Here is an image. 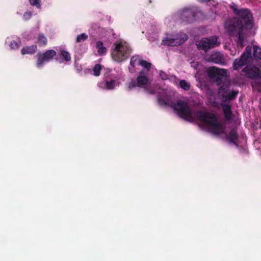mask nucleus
<instances>
[{"mask_svg":"<svg viewBox=\"0 0 261 261\" xmlns=\"http://www.w3.org/2000/svg\"><path fill=\"white\" fill-rule=\"evenodd\" d=\"M231 8L239 18H233L225 21L224 27L229 34L234 35L242 32L244 28L250 29L253 27V17L250 10L247 9L239 10L232 6Z\"/></svg>","mask_w":261,"mask_h":261,"instance_id":"f257e3e1","label":"nucleus"},{"mask_svg":"<svg viewBox=\"0 0 261 261\" xmlns=\"http://www.w3.org/2000/svg\"><path fill=\"white\" fill-rule=\"evenodd\" d=\"M195 115L197 118L205 124L214 134L220 135L223 133L224 127L221 123L217 121V118L214 114L198 110Z\"/></svg>","mask_w":261,"mask_h":261,"instance_id":"f03ea898","label":"nucleus"},{"mask_svg":"<svg viewBox=\"0 0 261 261\" xmlns=\"http://www.w3.org/2000/svg\"><path fill=\"white\" fill-rule=\"evenodd\" d=\"M111 50V57L116 62H121L126 60L130 55L131 49L125 42L119 41L115 42Z\"/></svg>","mask_w":261,"mask_h":261,"instance_id":"7ed1b4c3","label":"nucleus"},{"mask_svg":"<svg viewBox=\"0 0 261 261\" xmlns=\"http://www.w3.org/2000/svg\"><path fill=\"white\" fill-rule=\"evenodd\" d=\"M173 109L181 118L190 122L194 121L193 112L187 102L178 100L173 105Z\"/></svg>","mask_w":261,"mask_h":261,"instance_id":"20e7f679","label":"nucleus"},{"mask_svg":"<svg viewBox=\"0 0 261 261\" xmlns=\"http://www.w3.org/2000/svg\"><path fill=\"white\" fill-rule=\"evenodd\" d=\"M221 44L219 37L212 36L207 38H203L201 39L197 44L199 49L207 52L209 49L215 48Z\"/></svg>","mask_w":261,"mask_h":261,"instance_id":"39448f33","label":"nucleus"},{"mask_svg":"<svg viewBox=\"0 0 261 261\" xmlns=\"http://www.w3.org/2000/svg\"><path fill=\"white\" fill-rule=\"evenodd\" d=\"M57 55V53L53 49L46 50L44 53L39 52L36 56V66L37 67H42L45 63L49 62Z\"/></svg>","mask_w":261,"mask_h":261,"instance_id":"423d86ee","label":"nucleus"},{"mask_svg":"<svg viewBox=\"0 0 261 261\" xmlns=\"http://www.w3.org/2000/svg\"><path fill=\"white\" fill-rule=\"evenodd\" d=\"M188 39L186 34L181 33L174 38H166L162 40V44L167 46H176L182 44Z\"/></svg>","mask_w":261,"mask_h":261,"instance_id":"0eeeda50","label":"nucleus"},{"mask_svg":"<svg viewBox=\"0 0 261 261\" xmlns=\"http://www.w3.org/2000/svg\"><path fill=\"white\" fill-rule=\"evenodd\" d=\"M227 70L221 69L216 67H213L209 69L208 74L212 77H216V82L218 85L223 84V79L222 76H225L227 74Z\"/></svg>","mask_w":261,"mask_h":261,"instance_id":"6e6552de","label":"nucleus"},{"mask_svg":"<svg viewBox=\"0 0 261 261\" xmlns=\"http://www.w3.org/2000/svg\"><path fill=\"white\" fill-rule=\"evenodd\" d=\"M251 57V50L246 48V51L244 53L239 59H236L233 63L234 70H238L247 64V60Z\"/></svg>","mask_w":261,"mask_h":261,"instance_id":"1a4fd4ad","label":"nucleus"},{"mask_svg":"<svg viewBox=\"0 0 261 261\" xmlns=\"http://www.w3.org/2000/svg\"><path fill=\"white\" fill-rule=\"evenodd\" d=\"M195 12L192 9L184 8L180 12V18L182 21L192 23L195 19Z\"/></svg>","mask_w":261,"mask_h":261,"instance_id":"9d476101","label":"nucleus"},{"mask_svg":"<svg viewBox=\"0 0 261 261\" xmlns=\"http://www.w3.org/2000/svg\"><path fill=\"white\" fill-rule=\"evenodd\" d=\"M242 72L244 75L250 79H255L259 77L260 71L256 68L246 66L242 69Z\"/></svg>","mask_w":261,"mask_h":261,"instance_id":"9b49d317","label":"nucleus"},{"mask_svg":"<svg viewBox=\"0 0 261 261\" xmlns=\"http://www.w3.org/2000/svg\"><path fill=\"white\" fill-rule=\"evenodd\" d=\"M239 135L237 130L236 128H232L228 134L226 136V139L236 146H238L237 141L238 140Z\"/></svg>","mask_w":261,"mask_h":261,"instance_id":"f8f14e48","label":"nucleus"},{"mask_svg":"<svg viewBox=\"0 0 261 261\" xmlns=\"http://www.w3.org/2000/svg\"><path fill=\"white\" fill-rule=\"evenodd\" d=\"M209 60L214 63L221 65H224L225 63L223 55L219 52L213 53L210 56Z\"/></svg>","mask_w":261,"mask_h":261,"instance_id":"ddd939ff","label":"nucleus"},{"mask_svg":"<svg viewBox=\"0 0 261 261\" xmlns=\"http://www.w3.org/2000/svg\"><path fill=\"white\" fill-rule=\"evenodd\" d=\"M222 108L226 120L229 121L232 119V112L231 107L228 104H222Z\"/></svg>","mask_w":261,"mask_h":261,"instance_id":"4468645a","label":"nucleus"},{"mask_svg":"<svg viewBox=\"0 0 261 261\" xmlns=\"http://www.w3.org/2000/svg\"><path fill=\"white\" fill-rule=\"evenodd\" d=\"M37 50V46L36 45H32L30 46H26L21 50V54L22 55L29 54L33 55Z\"/></svg>","mask_w":261,"mask_h":261,"instance_id":"2eb2a0df","label":"nucleus"},{"mask_svg":"<svg viewBox=\"0 0 261 261\" xmlns=\"http://www.w3.org/2000/svg\"><path fill=\"white\" fill-rule=\"evenodd\" d=\"M48 42L47 38L43 33H39L37 36L36 43L39 46H45Z\"/></svg>","mask_w":261,"mask_h":261,"instance_id":"dca6fc26","label":"nucleus"},{"mask_svg":"<svg viewBox=\"0 0 261 261\" xmlns=\"http://www.w3.org/2000/svg\"><path fill=\"white\" fill-rule=\"evenodd\" d=\"M238 94V91H232L231 92H228L226 94H222V97L225 99V101L233 100L236 99Z\"/></svg>","mask_w":261,"mask_h":261,"instance_id":"f3484780","label":"nucleus"},{"mask_svg":"<svg viewBox=\"0 0 261 261\" xmlns=\"http://www.w3.org/2000/svg\"><path fill=\"white\" fill-rule=\"evenodd\" d=\"M96 47L97 48L98 53L100 56L104 55L107 51V48L103 46V42L100 41L96 42Z\"/></svg>","mask_w":261,"mask_h":261,"instance_id":"a211bd4d","label":"nucleus"},{"mask_svg":"<svg viewBox=\"0 0 261 261\" xmlns=\"http://www.w3.org/2000/svg\"><path fill=\"white\" fill-rule=\"evenodd\" d=\"M136 81L138 86L141 87L142 86L146 85L147 84L148 80L146 76L139 75L138 76Z\"/></svg>","mask_w":261,"mask_h":261,"instance_id":"6ab92c4d","label":"nucleus"},{"mask_svg":"<svg viewBox=\"0 0 261 261\" xmlns=\"http://www.w3.org/2000/svg\"><path fill=\"white\" fill-rule=\"evenodd\" d=\"M116 83L117 82L115 80H106L105 86L107 90H112L115 88L116 86Z\"/></svg>","mask_w":261,"mask_h":261,"instance_id":"aec40b11","label":"nucleus"},{"mask_svg":"<svg viewBox=\"0 0 261 261\" xmlns=\"http://www.w3.org/2000/svg\"><path fill=\"white\" fill-rule=\"evenodd\" d=\"M236 35H238L237 45L241 48H243L244 46L245 35L242 32H240L236 34Z\"/></svg>","mask_w":261,"mask_h":261,"instance_id":"412c9836","label":"nucleus"},{"mask_svg":"<svg viewBox=\"0 0 261 261\" xmlns=\"http://www.w3.org/2000/svg\"><path fill=\"white\" fill-rule=\"evenodd\" d=\"M253 56L254 59L261 60V48L257 46L253 47Z\"/></svg>","mask_w":261,"mask_h":261,"instance_id":"4be33fe9","label":"nucleus"},{"mask_svg":"<svg viewBox=\"0 0 261 261\" xmlns=\"http://www.w3.org/2000/svg\"><path fill=\"white\" fill-rule=\"evenodd\" d=\"M139 60H141V59L139 58V56H134L132 57L130 61V65L132 66V68H129L130 72H132V70L135 67V64L137 63L139 64Z\"/></svg>","mask_w":261,"mask_h":261,"instance_id":"5701e85b","label":"nucleus"},{"mask_svg":"<svg viewBox=\"0 0 261 261\" xmlns=\"http://www.w3.org/2000/svg\"><path fill=\"white\" fill-rule=\"evenodd\" d=\"M60 55V57L63 59H64V60L66 62L70 61L71 60L70 54L66 50H61Z\"/></svg>","mask_w":261,"mask_h":261,"instance_id":"b1692460","label":"nucleus"},{"mask_svg":"<svg viewBox=\"0 0 261 261\" xmlns=\"http://www.w3.org/2000/svg\"><path fill=\"white\" fill-rule=\"evenodd\" d=\"M251 86L253 89L259 90L261 88V79H255L254 81L251 82Z\"/></svg>","mask_w":261,"mask_h":261,"instance_id":"393cba45","label":"nucleus"},{"mask_svg":"<svg viewBox=\"0 0 261 261\" xmlns=\"http://www.w3.org/2000/svg\"><path fill=\"white\" fill-rule=\"evenodd\" d=\"M230 87V85L229 83H227L226 82L223 83V84L220 86L219 89V92L221 91L223 92V94H226L229 91V88Z\"/></svg>","mask_w":261,"mask_h":261,"instance_id":"a878e982","label":"nucleus"},{"mask_svg":"<svg viewBox=\"0 0 261 261\" xmlns=\"http://www.w3.org/2000/svg\"><path fill=\"white\" fill-rule=\"evenodd\" d=\"M101 69V66L100 64H96L93 68V75L96 76H99L100 74Z\"/></svg>","mask_w":261,"mask_h":261,"instance_id":"bb28decb","label":"nucleus"},{"mask_svg":"<svg viewBox=\"0 0 261 261\" xmlns=\"http://www.w3.org/2000/svg\"><path fill=\"white\" fill-rule=\"evenodd\" d=\"M180 87L185 90L188 91L190 89V85L186 80H182L179 82Z\"/></svg>","mask_w":261,"mask_h":261,"instance_id":"cd10ccee","label":"nucleus"},{"mask_svg":"<svg viewBox=\"0 0 261 261\" xmlns=\"http://www.w3.org/2000/svg\"><path fill=\"white\" fill-rule=\"evenodd\" d=\"M139 65H141L147 70H149L151 66V63L143 59L139 60Z\"/></svg>","mask_w":261,"mask_h":261,"instance_id":"c85d7f7f","label":"nucleus"},{"mask_svg":"<svg viewBox=\"0 0 261 261\" xmlns=\"http://www.w3.org/2000/svg\"><path fill=\"white\" fill-rule=\"evenodd\" d=\"M88 38V36L86 33H82L77 36L76 42L77 43H80L84 41L87 40Z\"/></svg>","mask_w":261,"mask_h":261,"instance_id":"c756f323","label":"nucleus"},{"mask_svg":"<svg viewBox=\"0 0 261 261\" xmlns=\"http://www.w3.org/2000/svg\"><path fill=\"white\" fill-rule=\"evenodd\" d=\"M29 2L32 6H36L38 9L41 8V1L40 0H29Z\"/></svg>","mask_w":261,"mask_h":261,"instance_id":"7c9ffc66","label":"nucleus"},{"mask_svg":"<svg viewBox=\"0 0 261 261\" xmlns=\"http://www.w3.org/2000/svg\"><path fill=\"white\" fill-rule=\"evenodd\" d=\"M20 43H18L16 41H12L10 42L9 45L11 49L17 50L20 46Z\"/></svg>","mask_w":261,"mask_h":261,"instance_id":"2f4dec72","label":"nucleus"},{"mask_svg":"<svg viewBox=\"0 0 261 261\" xmlns=\"http://www.w3.org/2000/svg\"><path fill=\"white\" fill-rule=\"evenodd\" d=\"M138 86V84L137 81L135 80H132L129 83L128 85V90L130 91L133 88H135Z\"/></svg>","mask_w":261,"mask_h":261,"instance_id":"473e14b6","label":"nucleus"},{"mask_svg":"<svg viewBox=\"0 0 261 261\" xmlns=\"http://www.w3.org/2000/svg\"><path fill=\"white\" fill-rule=\"evenodd\" d=\"M158 103L161 106H168V102L164 100L163 98L161 97H159L158 99Z\"/></svg>","mask_w":261,"mask_h":261,"instance_id":"72a5a7b5","label":"nucleus"},{"mask_svg":"<svg viewBox=\"0 0 261 261\" xmlns=\"http://www.w3.org/2000/svg\"><path fill=\"white\" fill-rule=\"evenodd\" d=\"M144 91L148 94L153 95L155 94V91L153 89H149L145 87L144 88Z\"/></svg>","mask_w":261,"mask_h":261,"instance_id":"f704fd0d","label":"nucleus"},{"mask_svg":"<svg viewBox=\"0 0 261 261\" xmlns=\"http://www.w3.org/2000/svg\"><path fill=\"white\" fill-rule=\"evenodd\" d=\"M160 76L162 79L165 80L168 79V75L164 71H161L160 73Z\"/></svg>","mask_w":261,"mask_h":261,"instance_id":"c9c22d12","label":"nucleus"},{"mask_svg":"<svg viewBox=\"0 0 261 261\" xmlns=\"http://www.w3.org/2000/svg\"><path fill=\"white\" fill-rule=\"evenodd\" d=\"M31 16H32V13L30 12H27L24 14V17H25V19H29L31 17Z\"/></svg>","mask_w":261,"mask_h":261,"instance_id":"e433bc0d","label":"nucleus"},{"mask_svg":"<svg viewBox=\"0 0 261 261\" xmlns=\"http://www.w3.org/2000/svg\"><path fill=\"white\" fill-rule=\"evenodd\" d=\"M207 1H210L211 0H207Z\"/></svg>","mask_w":261,"mask_h":261,"instance_id":"4c0bfd02","label":"nucleus"},{"mask_svg":"<svg viewBox=\"0 0 261 261\" xmlns=\"http://www.w3.org/2000/svg\"><path fill=\"white\" fill-rule=\"evenodd\" d=\"M260 127H261V126H260Z\"/></svg>","mask_w":261,"mask_h":261,"instance_id":"58836bf2","label":"nucleus"}]
</instances>
